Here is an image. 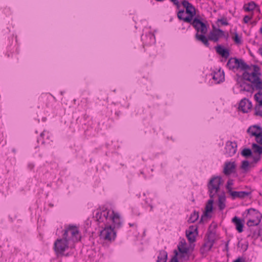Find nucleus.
<instances>
[{
    "instance_id": "4468645a",
    "label": "nucleus",
    "mask_w": 262,
    "mask_h": 262,
    "mask_svg": "<svg viewBox=\"0 0 262 262\" xmlns=\"http://www.w3.org/2000/svg\"><path fill=\"white\" fill-rule=\"evenodd\" d=\"M232 222L235 225V228L238 233H242L243 231L244 225V220H241L236 216H235L232 219Z\"/></svg>"
},
{
    "instance_id": "5fc2aeb1",
    "label": "nucleus",
    "mask_w": 262,
    "mask_h": 262,
    "mask_svg": "<svg viewBox=\"0 0 262 262\" xmlns=\"http://www.w3.org/2000/svg\"><path fill=\"white\" fill-rule=\"evenodd\" d=\"M28 166L29 167V168H30L31 169H32V168H33V165H32V164H29V165H28Z\"/></svg>"
},
{
    "instance_id": "423d86ee",
    "label": "nucleus",
    "mask_w": 262,
    "mask_h": 262,
    "mask_svg": "<svg viewBox=\"0 0 262 262\" xmlns=\"http://www.w3.org/2000/svg\"><path fill=\"white\" fill-rule=\"evenodd\" d=\"M100 236L101 238L105 241H114L116 233L114 231V228L112 226H106L100 232Z\"/></svg>"
},
{
    "instance_id": "f8f14e48",
    "label": "nucleus",
    "mask_w": 262,
    "mask_h": 262,
    "mask_svg": "<svg viewBox=\"0 0 262 262\" xmlns=\"http://www.w3.org/2000/svg\"><path fill=\"white\" fill-rule=\"evenodd\" d=\"M252 102L246 98L243 99L239 104V108L243 113H248L252 108Z\"/></svg>"
},
{
    "instance_id": "412c9836",
    "label": "nucleus",
    "mask_w": 262,
    "mask_h": 262,
    "mask_svg": "<svg viewBox=\"0 0 262 262\" xmlns=\"http://www.w3.org/2000/svg\"><path fill=\"white\" fill-rule=\"evenodd\" d=\"M251 84H253V88H255L256 90H262V81L259 77L253 79Z\"/></svg>"
},
{
    "instance_id": "a18cd8bd",
    "label": "nucleus",
    "mask_w": 262,
    "mask_h": 262,
    "mask_svg": "<svg viewBox=\"0 0 262 262\" xmlns=\"http://www.w3.org/2000/svg\"><path fill=\"white\" fill-rule=\"evenodd\" d=\"M251 17L249 16V15H245L243 18V21L244 23L247 24L249 21L251 19Z\"/></svg>"
},
{
    "instance_id": "37998d69",
    "label": "nucleus",
    "mask_w": 262,
    "mask_h": 262,
    "mask_svg": "<svg viewBox=\"0 0 262 262\" xmlns=\"http://www.w3.org/2000/svg\"><path fill=\"white\" fill-rule=\"evenodd\" d=\"M178 249H179V252L181 254H186V253H187V252L188 251V249L186 247L181 248L179 246Z\"/></svg>"
},
{
    "instance_id": "9d476101",
    "label": "nucleus",
    "mask_w": 262,
    "mask_h": 262,
    "mask_svg": "<svg viewBox=\"0 0 262 262\" xmlns=\"http://www.w3.org/2000/svg\"><path fill=\"white\" fill-rule=\"evenodd\" d=\"M198 234V227L196 226H190L188 229L186 230V235L190 243H193L195 241Z\"/></svg>"
},
{
    "instance_id": "4be33fe9",
    "label": "nucleus",
    "mask_w": 262,
    "mask_h": 262,
    "mask_svg": "<svg viewBox=\"0 0 262 262\" xmlns=\"http://www.w3.org/2000/svg\"><path fill=\"white\" fill-rule=\"evenodd\" d=\"M167 253L164 250L160 251L157 262H166Z\"/></svg>"
},
{
    "instance_id": "3c124183",
    "label": "nucleus",
    "mask_w": 262,
    "mask_h": 262,
    "mask_svg": "<svg viewBox=\"0 0 262 262\" xmlns=\"http://www.w3.org/2000/svg\"><path fill=\"white\" fill-rule=\"evenodd\" d=\"M223 37H225L226 39H227L228 38V34H225L224 33V36H223Z\"/></svg>"
},
{
    "instance_id": "4c0bfd02",
    "label": "nucleus",
    "mask_w": 262,
    "mask_h": 262,
    "mask_svg": "<svg viewBox=\"0 0 262 262\" xmlns=\"http://www.w3.org/2000/svg\"><path fill=\"white\" fill-rule=\"evenodd\" d=\"M259 105H256L255 106V115L256 116H259L262 117V111L260 110Z\"/></svg>"
},
{
    "instance_id": "ea45409f",
    "label": "nucleus",
    "mask_w": 262,
    "mask_h": 262,
    "mask_svg": "<svg viewBox=\"0 0 262 262\" xmlns=\"http://www.w3.org/2000/svg\"><path fill=\"white\" fill-rule=\"evenodd\" d=\"M217 22H220L221 23L222 25L224 26H227L229 25V23L227 21L226 18H222L220 19H218Z\"/></svg>"
},
{
    "instance_id": "72a5a7b5",
    "label": "nucleus",
    "mask_w": 262,
    "mask_h": 262,
    "mask_svg": "<svg viewBox=\"0 0 262 262\" xmlns=\"http://www.w3.org/2000/svg\"><path fill=\"white\" fill-rule=\"evenodd\" d=\"M249 166V162L247 160H245L242 162L241 168L244 170L245 172H247L248 170Z\"/></svg>"
},
{
    "instance_id": "864d4df0",
    "label": "nucleus",
    "mask_w": 262,
    "mask_h": 262,
    "mask_svg": "<svg viewBox=\"0 0 262 262\" xmlns=\"http://www.w3.org/2000/svg\"><path fill=\"white\" fill-rule=\"evenodd\" d=\"M228 243H229V241L226 243V245H225L226 250H228Z\"/></svg>"
},
{
    "instance_id": "f3484780",
    "label": "nucleus",
    "mask_w": 262,
    "mask_h": 262,
    "mask_svg": "<svg viewBox=\"0 0 262 262\" xmlns=\"http://www.w3.org/2000/svg\"><path fill=\"white\" fill-rule=\"evenodd\" d=\"M110 220L112 221L114 224L115 227L119 228L121 225V222L119 215L115 213L114 211H112V214L110 216Z\"/></svg>"
},
{
    "instance_id": "052dcab7",
    "label": "nucleus",
    "mask_w": 262,
    "mask_h": 262,
    "mask_svg": "<svg viewBox=\"0 0 262 262\" xmlns=\"http://www.w3.org/2000/svg\"><path fill=\"white\" fill-rule=\"evenodd\" d=\"M247 247H248V245L246 246V248H245V250H247Z\"/></svg>"
},
{
    "instance_id": "8fccbe9b",
    "label": "nucleus",
    "mask_w": 262,
    "mask_h": 262,
    "mask_svg": "<svg viewBox=\"0 0 262 262\" xmlns=\"http://www.w3.org/2000/svg\"><path fill=\"white\" fill-rule=\"evenodd\" d=\"M129 226L130 227H137V224H135V223H129Z\"/></svg>"
},
{
    "instance_id": "5701e85b",
    "label": "nucleus",
    "mask_w": 262,
    "mask_h": 262,
    "mask_svg": "<svg viewBox=\"0 0 262 262\" xmlns=\"http://www.w3.org/2000/svg\"><path fill=\"white\" fill-rule=\"evenodd\" d=\"M241 88H243L241 91H246L248 92H252L254 90L253 84L251 83H248L245 82H243L240 85Z\"/></svg>"
},
{
    "instance_id": "cd10ccee",
    "label": "nucleus",
    "mask_w": 262,
    "mask_h": 262,
    "mask_svg": "<svg viewBox=\"0 0 262 262\" xmlns=\"http://www.w3.org/2000/svg\"><path fill=\"white\" fill-rule=\"evenodd\" d=\"M199 217V212L196 211H194L193 213L190 215L189 219L188 220V222L190 223H194L196 221H197Z\"/></svg>"
},
{
    "instance_id": "603ef678",
    "label": "nucleus",
    "mask_w": 262,
    "mask_h": 262,
    "mask_svg": "<svg viewBox=\"0 0 262 262\" xmlns=\"http://www.w3.org/2000/svg\"><path fill=\"white\" fill-rule=\"evenodd\" d=\"M259 52L260 54L262 56V47L259 49Z\"/></svg>"
},
{
    "instance_id": "dca6fc26",
    "label": "nucleus",
    "mask_w": 262,
    "mask_h": 262,
    "mask_svg": "<svg viewBox=\"0 0 262 262\" xmlns=\"http://www.w3.org/2000/svg\"><path fill=\"white\" fill-rule=\"evenodd\" d=\"M250 194V192L241 191H232L230 192V194L231 195L232 199L236 198L244 199L248 196Z\"/></svg>"
},
{
    "instance_id": "de8ad7c7",
    "label": "nucleus",
    "mask_w": 262,
    "mask_h": 262,
    "mask_svg": "<svg viewBox=\"0 0 262 262\" xmlns=\"http://www.w3.org/2000/svg\"><path fill=\"white\" fill-rule=\"evenodd\" d=\"M250 78H253V79H256L257 77H259L260 76L256 74L255 72H252L250 73Z\"/></svg>"
},
{
    "instance_id": "bb28decb",
    "label": "nucleus",
    "mask_w": 262,
    "mask_h": 262,
    "mask_svg": "<svg viewBox=\"0 0 262 262\" xmlns=\"http://www.w3.org/2000/svg\"><path fill=\"white\" fill-rule=\"evenodd\" d=\"M256 4L254 2H250L244 6V9L246 11H253L256 7Z\"/></svg>"
},
{
    "instance_id": "6ab92c4d",
    "label": "nucleus",
    "mask_w": 262,
    "mask_h": 262,
    "mask_svg": "<svg viewBox=\"0 0 262 262\" xmlns=\"http://www.w3.org/2000/svg\"><path fill=\"white\" fill-rule=\"evenodd\" d=\"M238 62H239V59L234 57V58H230L227 63V67L230 70H233L234 69H237Z\"/></svg>"
},
{
    "instance_id": "a878e982",
    "label": "nucleus",
    "mask_w": 262,
    "mask_h": 262,
    "mask_svg": "<svg viewBox=\"0 0 262 262\" xmlns=\"http://www.w3.org/2000/svg\"><path fill=\"white\" fill-rule=\"evenodd\" d=\"M240 68L242 70H250V67L248 65L243 59H239V62L237 64V69Z\"/></svg>"
},
{
    "instance_id": "f03ea898",
    "label": "nucleus",
    "mask_w": 262,
    "mask_h": 262,
    "mask_svg": "<svg viewBox=\"0 0 262 262\" xmlns=\"http://www.w3.org/2000/svg\"><path fill=\"white\" fill-rule=\"evenodd\" d=\"M192 26L194 28L197 33L195 35V38L196 40L202 42L206 47H209L208 37H207L205 34L207 32L206 25L201 21L198 17H195L192 21Z\"/></svg>"
},
{
    "instance_id": "bf43d9fd",
    "label": "nucleus",
    "mask_w": 262,
    "mask_h": 262,
    "mask_svg": "<svg viewBox=\"0 0 262 262\" xmlns=\"http://www.w3.org/2000/svg\"><path fill=\"white\" fill-rule=\"evenodd\" d=\"M152 208H153L152 206H150V209H151V210H152Z\"/></svg>"
},
{
    "instance_id": "2f4dec72",
    "label": "nucleus",
    "mask_w": 262,
    "mask_h": 262,
    "mask_svg": "<svg viewBox=\"0 0 262 262\" xmlns=\"http://www.w3.org/2000/svg\"><path fill=\"white\" fill-rule=\"evenodd\" d=\"M255 100L258 103L257 105L262 106V92H258L254 95Z\"/></svg>"
},
{
    "instance_id": "393cba45",
    "label": "nucleus",
    "mask_w": 262,
    "mask_h": 262,
    "mask_svg": "<svg viewBox=\"0 0 262 262\" xmlns=\"http://www.w3.org/2000/svg\"><path fill=\"white\" fill-rule=\"evenodd\" d=\"M93 217L95 219V221L99 224L104 222L105 221H106L104 217H103V215L101 213L100 211L98 210H97L95 214H94Z\"/></svg>"
},
{
    "instance_id": "c03bdc74",
    "label": "nucleus",
    "mask_w": 262,
    "mask_h": 262,
    "mask_svg": "<svg viewBox=\"0 0 262 262\" xmlns=\"http://www.w3.org/2000/svg\"><path fill=\"white\" fill-rule=\"evenodd\" d=\"M233 262H246V259L244 257H238L235 260H234Z\"/></svg>"
},
{
    "instance_id": "09e8293b",
    "label": "nucleus",
    "mask_w": 262,
    "mask_h": 262,
    "mask_svg": "<svg viewBox=\"0 0 262 262\" xmlns=\"http://www.w3.org/2000/svg\"><path fill=\"white\" fill-rule=\"evenodd\" d=\"M253 161L254 163H257L258 161H259L260 159V156H254L253 157Z\"/></svg>"
},
{
    "instance_id": "b1692460",
    "label": "nucleus",
    "mask_w": 262,
    "mask_h": 262,
    "mask_svg": "<svg viewBox=\"0 0 262 262\" xmlns=\"http://www.w3.org/2000/svg\"><path fill=\"white\" fill-rule=\"evenodd\" d=\"M225 201L226 198L224 194L219 195L218 206L220 210L225 208Z\"/></svg>"
},
{
    "instance_id": "aec40b11",
    "label": "nucleus",
    "mask_w": 262,
    "mask_h": 262,
    "mask_svg": "<svg viewBox=\"0 0 262 262\" xmlns=\"http://www.w3.org/2000/svg\"><path fill=\"white\" fill-rule=\"evenodd\" d=\"M212 79L214 80L217 83L222 82L224 79V73L223 71L221 73L220 71L217 72H214Z\"/></svg>"
},
{
    "instance_id": "58836bf2",
    "label": "nucleus",
    "mask_w": 262,
    "mask_h": 262,
    "mask_svg": "<svg viewBox=\"0 0 262 262\" xmlns=\"http://www.w3.org/2000/svg\"><path fill=\"white\" fill-rule=\"evenodd\" d=\"M101 213L103 215V217H104L105 220L106 221L109 217L110 211L107 210H103L102 211H100Z\"/></svg>"
},
{
    "instance_id": "c85d7f7f",
    "label": "nucleus",
    "mask_w": 262,
    "mask_h": 262,
    "mask_svg": "<svg viewBox=\"0 0 262 262\" xmlns=\"http://www.w3.org/2000/svg\"><path fill=\"white\" fill-rule=\"evenodd\" d=\"M252 148L254 153L258 154L259 155L262 154V146L256 143H253L252 145Z\"/></svg>"
},
{
    "instance_id": "2eb2a0df",
    "label": "nucleus",
    "mask_w": 262,
    "mask_h": 262,
    "mask_svg": "<svg viewBox=\"0 0 262 262\" xmlns=\"http://www.w3.org/2000/svg\"><path fill=\"white\" fill-rule=\"evenodd\" d=\"M216 52L220 54L222 57L227 58L230 55L229 50L224 48L221 45H217L215 47Z\"/></svg>"
},
{
    "instance_id": "ddd939ff",
    "label": "nucleus",
    "mask_w": 262,
    "mask_h": 262,
    "mask_svg": "<svg viewBox=\"0 0 262 262\" xmlns=\"http://www.w3.org/2000/svg\"><path fill=\"white\" fill-rule=\"evenodd\" d=\"M235 168L236 164L235 162H226L224 164L223 172L225 175L229 176L235 172Z\"/></svg>"
},
{
    "instance_id": "6e6552de",
    "label": "nucleus",
    "mask_w": 262,
    "mask_h": 262,
    "mask_svg": "<svg viewBox=\"0 0 262 262\" xmlns=\"http://www.w3.org/2000/svg\"><path fill=\"white\" fill-rule=\"evenodd\" d=\"M248 214L252 215V212H253L255 215H259V216H256L257 220L249 219L247 222V225L250 227L252 226H257L261 222V219L262 218V214L259 211L254 208H251L247 210Z\"/></svg>"
},
{
    "instance_id": "c9c22d12",
    "label": "nucleus",
    "mask_w": 262,
    "mask_h": 262,
    "mask_svg": "<svg viewBox=\"0 0 262 262\" xmlns=\"http://www.w3.org/2000/svg\"><path fill=\"white\" fill-rule=\"evenodd\" d=\"M255 140L257 143L262 145V131L259 132L255 137Z\"/></svg>"
},
{
    "instance_id": "13d9d810",
    "label": "nucleus",
    "mask_w": 262,
    "mask_h": 262,
    "mask_svg": "<svg viewBox=\"0 0 262 262\" xmlns=\"http://www.w3.org/2000/svg\"><path fill=\"white\" fill-rule=\"evenodd\" d=\"M43 135V133H41L40 136H42Z\"/></svg>"
},
{
    "instance_id": "4d7b16f0",
    "label": "nucleus",
    "mask_w": 262,
    "mask_h": 262,
    "mask_svg": "<svg viewBox=\"0 0 262 262\" xmlns=\"http://www.w3.org/2000/svg\"><path fill=\"white\" fill-rule=\"evenodd\" d=\"M257 235H258V236H260V231L259 230L258 231Z\"/></svg>"
},
{
    "instance_id": "49530a36",
    "label": "nucleus",
    "mask_w": 262,
    "mask_h": 262,
    "mask_svg": "<svg viewBox=\"0 0 262 262\" xmlns=\"http://www.w3.org/2000/svg\"><path fill=\"white\" fill-rule=\"evenodd\" d=\"M170 2H172L173 4L176 6L177 9H179L180 7V4L178 0H169Z\"/></svg>"
},
{
    "instance_id": "7ed1b4c3",
    "label": "nucleus",
    "mask_w": 262,
    "mask_h": 262,
    "mask_svg": "<svg viewBox=\"0 0 262 262\" xmlns=\"http://www.w3.org/2000/svg\"><path fill=\"white\" fill-rule=\"evenodd\" d=\"M63 236L69 241L72 240L74 242L80 240L79 231L76 226H69L64 230Z\"/></svg>"
},
{
    "instance_id": "39448f33",
    "label": "nucleus",
    "mask_w": 262,
    "mask_h": 262,
    "mask_svg": "<svg viewBox=\"0 0 262 262\" xmlns=\"http://www.w3.org/2000/svg\"><path fill=\"white\" fill-rule=\"evenodd\" d=\"M215 241V233L212 231H209L207 234V237L205 242L200 249L202 253L209 251L213 246Z\"/></svg>"
},
{
    "instance_id": "7c9ffc66",
    "label": "nucleus",
    "mask_w": 262,
    "mask_h": 262,
    "mask_svg": "<svg viewBox=\"0 0 262 262\" xmlns=\"http://www.w3.org/2000/svg\"><path fill=\"white\" fill-rule=\"evenodd\" d=\"M184 13V10H179L177 13L178 18L180 20H182L186 23H190V24L192 25V20L191 21L186 20V17H183V15Z\"/></svg>"
},
{
    "instance_id": "c756f323",
    "label": "nucleus",
    "mask_w": 262,
    "mask_h": 262,
    "mask_svg": "<svg viewBox=\"0 0 262 262\" xmlns=\"http://www.w3.org/2000/svg\"><path fill=\"white\" fill-rule=\"evenodd\" d=\"M241 155L242 156L248 158L252 156V152L251 149L248 148H244L241 152Z\"/></svg>"
},
{
    "instance_id": "a19ab883",
    "label": "nucleus",
    "mask_w": 262,
    "mask_h": 262,
    "mask_svg": "<svg viewBox=\"0 0 262 262\" xmlns=\"http://www.w3.org/2000/svg\"><path fill=\"white\" fill-rule=\"evenodd\" d=\"M253 68V72H255L256 74L258 75L259 76L261 75V73L259 72L260 68L257 65H252Z\"/></svg>"
},
{
    "instance_id": "1a4fd4ad",
    "label": "nucleus",
    "mask_w": 262,
    "mask_h": 262,
    "mask_svg": "<svg viewBox=\"0 0 262 262\" xmlns=\"http://www.w3.org/2000/svg\"><path fill=\"white\" fill-rule=\"evenodd\" d=\"M223 36H224V31L220 29L216 28L213 25L212 31L210 32L208 35V39L209 40L216 42L219 41L220 38Z\"/></svg>"
},
{
    "instance_id": "20e7f679",
    "label": "nucleus",
    "mask_w": 262,
    "mask_h": 262,
    "mask_svg": "<svg viewBox=\"0 0 262 262\" xmlns=\"http://www.w3.org/2000/svg\"><path fill=\"white\" fill-rule=\"evenodd\" d=\"M69 241L63 236L62 238H58L55 241L54 249L57 254H63L64 252L69 248Z\"/></svg>"
},
{
    "instance_id": "0eeeda50",
    "label": "nucleus",
    "mask_w": 262,
    "mask_h": 262,
    "mask_svg": "<svg viewBox=\"0 0 262 262\" xmlns=\"http://www.w3.org/2000/svg\"><path fill=\"white\" fill-rule=\"evenodd\" d=\"M182 5L186 8V13L188 14L186 17V20L193 21L192 18L196 14L195 7L187 0H183L182 2Z\"/></svg>"
},
{
    "instance_id": "473e14b6",
    "label": "nucleus",
    "mask_w": 262,
    "mask_h": 262,
    "mask_svg": "<svg viewBox=\"0 0 262 262\" xmlns=\"http://www.w3.org/2000/svg\"><path fill=\"white\" fill-rule=\"evenodd\" d=\"M242 79L251 82L253 80V79L250 78V73L246 71L243 73Z\"/></svg>"
},
{
    "instance_id": "f257e3e1",
    "label": "nucleus",
    "mask_w": 262,
    "mask_h": 262,
    "mask_svg": "<svg viewBox=\"0 0 262 262\" xmlns=\"http://www.w3.org/2000/svg\"><path fill=\"white\" fill-rule=\"evenodd\" d=\"M222 178L220 176H214L211 178L207 184V188L208 190L210 199L208 201L205 207V210L203 212L200 223L203 222V220L205 217H208V213L213 211V204L214 202V197L215 194L219 191L220 186L222 184Z\"/></svg>"
},
{
    "instance_id": "f704fd0d",
    "label": "nucleus",
    "mask_w": 262,
    "mask_h": 262,
    "mask_svg": "<svg viewBox=\"0 0 262 262\" xmlns=\"http://www.w3.org/2000/svg\"><path fill=\"white\" fill-rule=\"evenodd\" d=\"M233 39L234 41V42L237 44H241L242 43V41L241 39V37H240L238 34L235 32L234 34V36L233 37Z\"/></svg>"
},
{
    "instance_id": "79ce46f5",
    "label": "nucleus",
    "mask_w": 262,
    "mask_h": 262,
    "mask_svg": "<svg viewBox=\"0 0 262 262\" xmlns=\"http://www.w3.org/2000/svg\"><path fill=\"white\" fill-rule=\"evenodd\" d=\"M174 256L172 257V258L170 259V260L169 262H179V260L178 259V252L177 251V250H174Z\"/></svg>"
},
{
    "instance_id": "e433bc0d",
    "label": "nucleus",
    "mask_w": 262,
    "mask_h": 262,
    "mask_svg": "<svg viewBox=\"0 0 262 262\" xmlns=\"http://www.w3.org/2000/svg\"><path fill=\"white\" fill-rule=\"evenodd\" d=\"M233 184V180H228L227 183L226 187L229 193H230L231 191H232L231 186Z\"/></svg>"
},
{
    "instance_id": "a211bd4d",
    "label": "nucleus",
    "mask_w": 262,
    "mask_h": 262,
    "mask_svg": "<svg viewBox=\"0 0 262 262\" xmlns=\"http://www.w3.org/2000/svg\"><path fill=\"white\" fill-rule=\"evenodd\" d=\"M260 131H262V128L257 125H254L249 127L247 132L251 136L255 137Z\"/></svg>"
},
{
    "instance_id": "9b49d317",
    "label": "nucleus",
    "mask_w": 262,
    "mask_h": 262,
    "mask_svg": "<svg viewBox=\"0 0 262 262\" xmlns=\"http://www.w3.org/2000/svg\"><path fill=\"white\" fill-rule=\"evenodd\" d=\"M226 153L229 156H233L236 152L237 150V144L236 142L228 141L226 145Z\"/></svg>"
},
{
    "instance_id": "6e6d98bb",
    "label": "nucleus",
    "mask_w": 262,
    "mask_h": 262,
    "mask_svg": "<svg viewBox=\"0 0 262 262\" xmlns=\"http://www.w3.org/2000/svg\"><path fill=\"white\" fill-rule=\"evenodd\" d=\"M259 32L262 34V27L260 28Z\"/></svg>"
}]
</instances>
